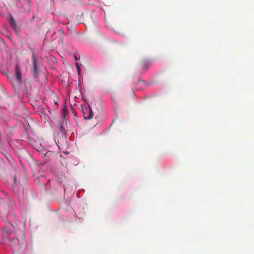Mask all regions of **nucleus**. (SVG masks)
I'll return each instance as SVG.
<instances>
[{
    "label": "nucleus",
    "mask_w": 254,
    "mask_h": 254,
    "mask_svg": "<svg viewBox=\"0 0 254 254\" xmlns=\"http://www.w3.org/2000/svg\"><path fill=\"white\" fill-rule=\"evenodd\" d=\"M7 19H8V21L10 25L11 26V27L15 30L17 28V25H16V21H15L14 17H13V16L12 15L10 14L9 15V16L8 17Z\"/></svg>",
    "instance_id": "obj_1"
},
{
    "label": "nucleus",
    "mask_w": 254,
    "mask_h": 254,
    "mask_svg": "<svg viewBox=\"0 0 254 254\" xmlns=\"http://www.w3.org/2000/svg\"><path fill=\"white\" fill-rule=\"evenodd\" d=\"M16 78L18 80H20L21 78V73L19 67H16Z\"/></svg>",
    "instance_id": "obj_2"
},
{
    "label": "nucleus",
    "mask_w": 254,
    "mask_h": 254,
    "mask_svg": "<svg viewBox=\"0 0 254 254\" xmlns=\"http://www.w3.org/2000/svg\"><path fill=\"white\" fill-rule=\"evenodd\" d=\"M75 65H76V68L77 70L78 74V75H80L81 71H80V66H79V64L78 62L76 63Z\"/></svg>",
    "instance_id": "obj_3"
},
{
    "label": "nucleus",
    "mask_w": 254,
    "mask_h": 254,
    "mask_svg": "<svg viewBox=\"0 0 254 254\" xmlns=\"http://www.w3.org/2000/svg\"><path fill=\"white\" fill-rule=\"evenodd\" d=\"M90 110H91L90 109ZM92 116H93L92 112L91 111H90V114L88 115V116L87 117V118L90 119V118H91L92 117ZM85 118H87V117H85Z\"/></svg>",
    "instance_id": "obj_4"
},
{
    "label": "nucleus",
    "mask_w": 254,
    "mask_h": 254,
    "mask_svg": "<svg viewBox=\"0 0 254 254\" xmlns=\"http://www.w3.org/2000/svg\"><path fill=\"white\" fill-rule=\"evenodd\" d=\"M62 113H63L64 115L66 114L67 113V111L65 109H63L62 111Z\"/></svg>",
    "instance_id": "obj_5"
},
{
    "label": "nucleus",
    "mask_w": 254,
    "mask_h": 254,
    "mask_svg": "<svg viewBox=\"0 0 254 254\" xmlns=\"http://www.w3.org/2000/svg\"><path fill=\"white\" fill-rule=\"evenodd\" d=\"M75 59L76 60H78V58H77V56H75Z\"/></svg>",
    "instance_id": "obj_6"
}]
</instances>
